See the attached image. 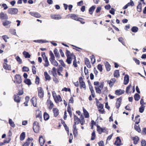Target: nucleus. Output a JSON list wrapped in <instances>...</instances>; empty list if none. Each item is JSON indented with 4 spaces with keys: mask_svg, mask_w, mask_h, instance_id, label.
I'll use <instances>...</instances> for the list:
<instances>
[{
    "mask_svg": "<svg viewBox=\"0 0 146 146\" xmlns=\"http://www.w3.org/2000/svg\"><path fill=\"white\" fill-rule=\"evenodd\" d=\"M66 53L67 57L66 62L68 64H70L72 62V61L73 60V64H76V56L73 53H71L68 50H66Z\"/></svg>",
    "mask_w": 146,
    "mask_h": 146,
    "instance_id": "nucleus-1",
    "label": "nucleus"
},
{
    "mask_svg": "<svg viewBox=\"0 0 146 146\" xmlns=\"http://www.w3.org/2000/svg\"><path fill=\"white\" fill-rule=\"evenodd\" d=\"M52 94L54 101L56 103H58L62 101L60 96L58 95H57L55 92L53 91Z\"/></svg>",
    "mask_w": 146,
    "mask_h": 146,
    "instance_id": "nucleus-2",
    "label": "nucleus"
},
{
    "mask_svg": "<svg viewBox=\"0 0 146 146\" xmlns=\"http://www.w3.org/2000/svg\"><path fill=\"white\" fill-rule=\"evenodd\" d=\"M22 80L21 76L19 74H17L15 76V80L14 81V83L16 84L19 85V86H22L21 82Z\"/></svg>",
    "mask_w": 146,
    "mask_h": 146,
    "instance_id": "nucleus-3",
    "label": "nucleus"
},
{
    "mask_svg": "<svg viewBox=\"0 0 146 146\" xmlns=\"http://www.w3.org/2000/svg\"><path fill=\"white\" fill-rule=\"evenodd\" d=\"M39 128L38 123L36 121H35L33 124V129L34 131L36 133L38 132L39 131Z\"/></svg>",
    "mask_w": 146,
    "mask_h": 146,
    "instance_id": "nucleus-4",
    "label": "nucleus"
},
{
    "mask_svg": "<svg viewBox=\"0 0 146 146\" xmlns=\"http://www.w3.org/2000/svg\"><path fill=\"white\" fill-rule=\"evenodd\" d=\"M49 53L50 56L49 60L51 63L52 64H58L55 60V57L52 52L51 51H50Z\"/></svg>",
    "mask_w": 146,
    "mask_h": 146,
    "instance_id": "nucleus-5",
    "label": "nucleus"
},
{
    "mask_svg": "<svg viewBox=\"0 0 146 146\" xmlns=\"http://www.w3.org/2000/svg\"><path fill=\"white\" fill-rule=\"evenodd\" d=\"M33 140L32 138H29L26 142L23 145V146H33L34 144L32 142Z\"/></svg>",
    "mask_w": 146,
    "mask_h": 146,
    "instance_id": "nucleus-6",
    "label": "nucleus"
},
{
    "mask_svg": "<svg viewBox=\"0 0 146 146\" xmlns=\"http://www.w3.org/2000/svg\"><path fill=\"white\" fill-rule=\"evenodd\" d=\"M18 12V10L16 8H9L8 10V13L11 15L16 14Z\"/></svg>",
    "mask_w": 146,
    "mask_h": 146,
    "instance_id": "nucleus-7",
    "label": "nucleus"
},
{
    "mask_svg": "<svg viewBox=\"0 0 146 146\" xmlns=\"http://www.w3.org/2000/svg\"><path fill=\"white\" fill-rule=\"evenodd\" d=\"M38 96L40 98H42L44 95V91L42 89L41 87H39L38 88Z\"/></svg>",
    "mask_w": 146,
    "mask_h": 146,
    "instance_id": "nucleus-8",
    "label": "nucleus"
},
{
    "mask_svg": "<svg viewBox=\"0 0 146 146\" xmlns=\"http://www.w3.org/2000/svg\"><path fill=\"white\" fill-rule=\"evenodd\" d=\"M8 18V16L6 14H5L3 12L0 13V19L1 20H7Z\"/></svg>",
    "mask_w": 146,
    "mask_h": 146,
    "instance_id": "nucleus-9",
    "label": "nucleus"
},
{
    "mask_svg": "<svg viewBox=\"0 0 146 146\" xmlns=\"http://www.w3.org/2000/svg\"><path fill=\"white\" fill-rule=\"evenodd\" d=\"M67 16L68 17L71 18L72 19L77 21H78L79 18V17H78L77 15L74 14H69L67 15Z\"/></svg>",
    "mask_w": 146,
    "mask_h": 146,
    "instance_id": "nucleus-10",
    "label": "nucleus"
},
{
    "mask_svg": "<svg viewBox=\"0 0 146 146\" xmlns=\"http://www.w3.org/2000/svg\"><path fill=\"white\" fill-rule=\"evenodd\" d=\"M50 17L53 19L55 20H59L61 19L62 17L59 15H51Z\"/></svg>",
    "mask_w": 146,
    "mask_h": 146,
    "instance_id": "nucleus-11",
    "label": "nucleus"
},
{
    "mask_svg": "<svg viewBox=\"0 0 146 146\" xmlns=\"http://www.w3.org/2000/svg\"><path fill=\"white\" fill-rule=\"evenodd\" d=\"M32 16L35 17L36 18H40L41 15L38 13L34 12H31L29 13Z\"/></svg>",
    "mask_w": 146,
    "mask_h": 146,
    "instance_id": "nucleus-12",
    "label": "nucleus"
},
{
    "mask_svg": "<svg viewBox=\"0 0 146 146\" xmlns=\"http://www.w3.org/2000/svg\"><path fill=\"white\" fill-rule=\"evenodd\" d=\"M79 83L80 86L81 87H82L83 88L85 89L86 88V85L85 83L83 80V79L82 77H80L79 78Z\"/></svg>",
    "mask_w": 146,
    "mask_h": 146,
    "instance_id": "nucleus-13",
    "label": "nucleus"
},
{
    "mask_svg": "<svg viewBox=\"0 0 146 146\" xmlns=\"http://www.w3.org/2000/svg\"><path fill=\"white\" fill-rule=\"evenodd\" d=\"M103 86L102 85H100L98 87H95L96 93L100 94L101 93V90L102 89Z\"/></svg>",
    "mask_w": 146,
    "mask_h": 146,
    "instance_id": "nucleus-14",
    "label": "nucleus"
},
{
    "mask_svg": "<svg viewBox=\"0 0 146 146\" xmlns=\"http://www.w3.org/2000/svg\"><path fill=\"white\" fill-rule=\"evenodd\" d=\"M97 131L99 134H100L102 132H104L106 131L105 128H102L99 125L97 126Z\"/></svg>",
    "mask_w": 146,
    "mask_h": 146,
    "instance_id": "nucleus-15",
    "label": "nucleus"
},
{
    "mask_svg": "<svg viewBox=\"0 0 146 146\" xmlns=\"http://www.w3.org/2000/svg\"><path fill=\"white\" fill-rule=\"evenodd\" d=\"M39 141L40 145L41 146H43L45 142V139L42 135H40L39 137Z\"/></svg>",
    "mask_w": 146,
    "mask_h": 146,
    "instance_id": "nucleus-16",
    "label": "nucleus"
},
{
    "mask_svg": "<svg viewBox=\"0 0 146 146\" xmlns=\"http://www.w3.org/2000/svg\"><path fill=\"white\" fill-rule=\"evenodd\" d=\"M121 100L122 99L121 98L117 99L116 103V106L117 109L119 108L120 106Z\"/></svg>",
    "mask_w": 146,
    "mask_h": 146,
    "instance_id": "nucleus-17",
    "label": "nucleus"
},
{
    "mask_svg": "<svg viewBox=\"0 0 146 146\" xmlns=\"http://www.w3.org/2000/svg\"><path fill=\"white\" fill-rule=\"evenodd\" d=\"M116 81V80L115 78H111L110 80L108 81V83L109 85L111 86H112Z\"/></svg>",
    "mask_w": 146,
    "mask_h": 146,
    "instance_id": "nucleus-18",
    "label": "nucleus"
},
{
    "mask_svg": "<svg viewBox=\"0 0 146 146\" xmlns=\"http://www.w3.org/2000/svg\"><path fill=\"white\" fill-rule=\"evenodd\" d=\"M125 92L124 90L119 89L115 90V94L117 95H120L123 94Z\"/></svg>",
    "mask_w": 146,
    "mask_h": 146,
    "instance_id": "nucleus-19",
    "label": "nucleus"
},
{
    "mask_svg": "<svg viewBox=\"0 0 146 146\" xmlns=\"http://www.w3.org/2000/svg\"><path fill=\"white\" fill-rule=\"evenodd\" d=\"M47 104L49 106V108L51 110L53 107L54 104L50 100H48L47 101Z\"/></svg>",
    "mask_w": 146,
    "mask_h": 146,
    "instance_id": "nucleus-20",
    "label": "nucleus"
},
{
    "mask_svg": "<svg viewBox=\"0 0 146 146\" xmlns=\"http://www.w3.org/2000/svg\"><path fill=\"white\" fill-rule=\"evenodd\" d=\"M115 144L117 146H120L121 145V141L119 137L116 138L115 142Z\"/></svg>",
    "mask_w": 146,
    "mask_h": 146,
    "instance_id": "nucleus-21",
    "label": "nucleus"
},
{
    "mask_svg": "<svg viewBox=\"0 0 146 146\" xmlns=\"http://www.w3.org/2000/svg\"><path fill=\"white\" fill-rule=\"evenodd\" d=\"M129 80V76L128 75H126L124 77V84L127 85L128 83Z\"/></svg>",
    "mask_w": 146,
    "mask_h": 146,
    "instance_id": "nucleus-22",
    "label": "nucleus"
},
{
    "mask_svg": "<svg viewBox=\"0 0 146 146\" xmlns=\"http://www.w3.org/2000/svg\"><path fill=\"white\" fill-rule=\"evenodd\" d=\"M14 98V101L17 103H19L20 102L21 98L18 96V94L15 95Z\"/></svg>",
    "mask_w": 146,
    "mask_h": 146,
    "instance_id": "nucleus-23",
    "label": "nucleus"
},
{
    "mask_svg": "<svg viewBox=\"0 0 146 146\" xmlns=\"http://www.w3.org/2000/svg\"><path fill=\"white\" fill-rule=\"evenodd\" d=\"M35 115L36 117L40 118L42 117L41 111L38 110L36 111Z\"/></svg>",
    "mask_w": 146,
    "mask_h": 146,
    "instance_id": "nucleus-24",
    "label": "nucleus"
},
{
    "mask_svg": "<svg viewBox=\"0 0 146 146\" xmlns=\"http://www.w3.org/2000/svg\"><path fill=\"white\" fill-rule=\"evenodd\" d=\"M84 115L86 118H88L89 117V115L88 112L84 108H83Z\"/></svg>",
    "mask_w": 146,
    "mask_h": 146,
    "instance_id": "nucleus-25",
    "label": "nucleus"
},
{
    "mask_svg": "<svg viewBox=\"0 0 146 146\" xmlns=\"http://www.w3.org/2000/svg\"><path fill=\"white\" fill-rule=\"evenodd\" d=\"M73 133L74 136L77 135L78 131L76 125H74L73 127Z\"/></svg>",
    "mask_w": 146,
    "mask_h": 146,
    "instance_id": "nucleus-26",
    "label": "nucleus"
},
{
    "mask_svg": "<svg viewBox=\"0 0 146 146\" xmlns=\"http://www.w3.org/2000/svg\"><path fill=\"white\" fill-rule=\"evenodd\" d=\"M96 7L95 6H92L90 8L89 10V13L90 15H92L93 12L94 11Z\"/></svg>",
    "mask_w": 146,
    "mask_h": 146,
    "instance_id": "nucleus-27",
    "label": "nucleus"
},
{
    "mask_svg": "<svg viewBox=\"0 0 146 146\" xmlns=\"http://www.w3.org/2000/svg\"><path fill=\"white\" fill-rule=\"evenodd\" d=\"M74 125H76L79 123L80 119L75 115H74Z\"/></svg>",
    "mask_w": 146,
    "mask_h": 146,
    "instance_id": "nucleus-28",
    "label": "nucleus"
},
{
    "mask_svg": "<svg viewBox=\"0 0 146 146\" xmlns=\"http://www.w3.org/2000/svg\"><path fill=\"white\" fill-rule=\"evenodd\" d=\"M53 112L54 116L56 117L59 114V110L57 108H54L53 109Z\"/></svg>",
    "mask_w": 146,
    "mask_h": 146,
    "instance_id": "nucleus-29",
    "label": "nucleus"
},
{
    "mask_svg": "<svg viewBox=\"0 0 146 146\" xmlns=\"http://www.w3.org/2000/svg\"><path fill=\"white\" fill-rule=\"evenodd\" d=\"M31 101L34 107H35L36 106V99L35 98L33 97L31 100Z\"/></svg>",
    "mask_w": 146,
    "mask_h": 146,
    "instance_id": "nucleus-30",
    "label": "nucleus"
},
{
    "mask_svg": "<svg viewBox=\"0 0 146 146\" xmlns=\"http://www.w3.org/2000/svg\"><path fill=\"white\" fill-rule=\"evenodd\" d=\"M5 21H3L2 23L3 25L4 26L8 25H9L11 23V22L9 21H8L7 20H6Z\"/></svg>",
    "mask_w": 146,
    "mask_h": 146,
    "instance_id": "nucleus-31",
    "label": "nucleus"
},
{
    "mask_svg": "<svg viewBox=\"0 0 146 146\" xmlns=\"http://www.w3.org/2000/svg\"><path fill=\"white\" fill-rule=\"evenodd\" d=\"M118 40L123 45H125V40L123 37H119L118 38Z\"/></svg>",
    "mask_w": 146,
    "mask_h": 146,
    "instance_id": "nucleus-32",
    "label": "nucleus"
},
{
    "mask_svg": "<svg viewBox=\"0 0 146 146\" xmlns=\"http://www.w3.org/2000/svg\"><path fill=\"white\" fill-rule=\"evenodd\" d=\"M44 76L46 80H49L51 79V78L49 75L46 72H44Z\"/></svg>",
    "mask_w": 146,
    "mask_h": 146,
    "instance_id": "nucleus-33",
    "label": "nucleus"
},
{
    "mask_svg": "<svg viewBox=\"0 0 146 146\" xmlns=\"http://www.w3.org/2000/svg\"><path fill=\"white\" fill-rule=\"evenodd\" d=\"M23 54L25 58H30L31 55L29 52L25 51L23 52Z\"/></svg>",
    "mask_w": 146,
    "mask_h": 146,
    "instance_id": "nucleus-34",
    "label": "nucleus"
},
{
    "mask_svg": "<svg viewBox=\"0 0 146 146\" xmlns=\"http://www.w3.org/2000/svg\"><path fill=\"white\" fill-rule=\"evenodd\" d=\"M9 123L12 127H15V124L14 122L13 121L12 119H9Z\"/></svg>",
    "mask_w": 146,
    "mask_h": 146,
    "instance_id": "nucleus-35",
    "label": "nucleus"
},
{
    "mask_svg": "<svg viewBox=\"0 0 146 146\" xmlns=\"http://www.w3.org/2000/svg\"><path fill=\"white\" fill-rule=\"evenodd\" d=\"M142 4L141 3H139L137 6V10L139 12H141V11Z\"/></svg>",
    "mask_w": 146,
    "mask_h": 146,
    "instance_id": "nucleus-36",
    "label": "nucleus"
},
{
    "mask_svg": "<svg viewBox=\"0 0 146 146\" xmlns=\"http://www.w3.org/2000/svg\"><path fill=\"white\" fill-rule=\"evenodd\" d=\"M113 75L114 77L116 78L118 77L119 76V70H115L114 72Z\"/></svg>",
    "mask_w": 146,
    "mask_h": 146,
    "instance_id": "nucleus-37",
    "label": "nucleus"
},
{
    "mask_svg": "<svg viewBox=\"0 0 146 146\" xmlns=\"http://www.w3.org/2000/svg\"><path fill=\"white\" fill-rule=\"evenodd\" d=\"M3 67L5 69L7 70H9L11 69V67L9 64H4Z\"/></svg>",
    "mask_w": 146,
    "mask_h": 146,
    "instance_id": "nucleus-38",
    "label": "nucleus"
},
{
    "mask_svg": "<svg viewBox=\"0 0 146 146\" xmlns=\"http://www.w3.org/2000/svg\"><path fill=\"white\" fill-rule=\"evenodd\" d=\"M25 137V133L24 132H22L20 135V139L21 141H23Z\"/></svg>",
    "mask_w": 146,
    "mask_h": 146,
    "instance_id": "nucleus-39",
    "label": "nucleus"
},
{
    "mask_svg": "<svg viewBox=\"0 0 146 146\" xmlns=\"http://www.w3.org/2000/svg\"><path fill=\"white\" fill-rule=\"evenodd\" d=\"M59 66L60 67L57 69V72L59 76H62V75L61 74V72L62 71L63 68L60 66Z\"/></svg>",
    "mask_w": 146,
    "mask_h": 146,
    "instance_id": "nucleus-40",
    "label": "nucleus"
},
{
    "mask_svg": "<svg viewBox=\"0 0 146 146\" xmlns=\"http://www.w3.org/2000/svg\"><path fill=\"white\" fill-rule=\"evenodd\" d=\"M90 58L91 59V62L92 64H94L95 62L96 59L95 58V57L94 55H92L91 56H90Z\"/></svg>",
    "mask_w": 146,
    "mask_h": 146,
    "instance_id": "nucleus-41",
    "label": "nucleus"
},
{
    "mask_svg": "<svg viewBox=\"0 0 146 146\" xmlns=\"http://www.w3.org/2000/svg\"><path fill=\"white\" fill-rule=\"evenodd\" d=\"M80 118L81 119V120H79V122H80V123H81V125H83L85 122V121L84 120L83 116L81 115Z\"/></svg>",
    "mask_w": 146,
    "mask_h": 146,
    "instance_id": "nucleus-42",
    "label": "nucleus"
},
{
    "mask_svg": "<svg viewBox=\"0 0 146 146\" xmlns=\"http://www.w3.org/2000/svg\"><path fill=\"white\" fill-rule=\"evenodd\" d=\"M44 117L45 120H47L49 119V116L47 113L46 112H44Z\"/></svg>",
    "mask_w": 146,
    "mask_h": 146,
    "instance_id": "nucleus-43",
    "label": "nucleus"
},
{
    "mask_svg": "<svg viewBox=\"0 0 146 146\" xmlns=\"http://www.w3.org/2000/svg\"><path fill=\"white\" fill-rule=\"evenodd\" d=\"M134 98L135 100L138 101L140 98V96L138 94L136 93L134 96Z\"/></svg>",
    "mask_w": 146,
    "mask_h": 146,
    "instance_id": "nucleus-44",
    "label": "nucleus"
},
{
    "mask_svg": "<svg viewBox=\"0 0 146 146\" xmlns=\"http://www.w3.org/2000/svg\"><path fill=\"white\" fill-rule=\"evenodd\" d=\"M139 140V139L138 137H134L133 138V143L135 145L137 144Z\"/></svg>",
    "mask_w": 146,
    "mask_h": 146,
    "instance_id": "nucleus-45",
    "label": "nucleus"
},
{
    "mask_svg": "<svg viewBox=\"0 0 146 146\" xmlns=\"http://www.w3.org/2000/svg\"><path fill=\"white\" fill-rule=\"evenodd\" d=\"M138 29L136 27L134 26L132 27L131 29V31L133 32L136 33L138 31Z\"/></svg>",
    "mask_w": 146,
    "mask_h": 146,
    "instance_id": "nucleus-46",
    "label": "nucleus"
},
{
    "mask_svg": "<svg viewBox=\"0 0 146 146\" xmlns=\"http://www.w3.org/2000/svg\"><path fill=\"white\" fill-rule=\"evenodd\" d=\"M54 52L56 57H59L60 56L59 53L58 52V50L56 48H55L54 50Z\"/></svg>",
    "mask_w": 146,
    "mask_h": 146,
    "instance_id": "nucleus-47",
    "label": "nucleus"
},
{
    "mask_svg": "<svg viewBox=\"0 0 146 146\" xmlns=\"http://www.w3.org/2000/svg\"><path fill=\"white\" fill-rule=\"evenodd\" d=\"M52 74L53 75L54 77H56V76L57 74L56 73V69L55 68L53 67L52 69Z\"/></svg>",
    "mask_w": 146,
    "mask_h": 146,
    "instance_id": "nucleus-48",
    "label": "nucleus"
},
{
    "mask_svg": "<svg viewBox=\"0 0 146 146\" xmlns=\"http://www.w3.org/2000/svg\"><path fill=\"white\" fill-rule=\"evenodd\" d=\"M145 106H141L139 108V111L141 113H142L144 110L145 108Z\"/></svg>",
    "mask_w": 146,
    "mask_h": 146,
    "instance_id": "nucleus-49",
    "label": "nucleus"
},
{
    "mask_svg": "<svg viewBox=\"0 0 146 146\" xmlns=\"http://www.w3.org/2000/svg\"><path fill=\"white\" fill-rule=\"evenodd\" d=\"M131 86V85H129L126 88V92L127 94H129V93H130L131 92L130 91V87Z\"/></svg>",
    "mask_w": 146,
    "mask_h": 146,
    "instance_id": "nucleus-50",
    "label": "nucleus"
},
{
    "mask_svg": "<svg viewBox=\"0 0 146 146\" xmlns=\"http://www.w3.org/2000/svg\"><path fill=\"white\" fill-rule=\"evenodd\" d=\"M96 137L95 133L94 130L93 131V132L92 133V136L91 140H93L95 139Z\"/></svg>",
    "mask_w": 146,
    "mask_h": 146,
    "instance_id": "nucleus-51",
    "label": "nucleus"
},
{
    "mask_svg": "<svg viewBox=\"0 0 146 146\" xmlns=\"http://www.w3.org/2000/svg\"><path fill=\"white\" fill-rule=\"evenodd\" d=\"M15 59L18 62L19 64H21L22 62V60L21 59L19 56H17L15 58Z\"/></svg>",
    "mask_w": 146,
    "mask_h": 146,
    "instance_id": "nucleus-52",
    "label": "nucleus"
},
{
    "mask_svg": "<svg viewBox=\"0 0 146 146\" xmlns=\"http://www.w3.org/2000/svg\"><path fill=\"white\" fill-rule=\"evenodd\" d=\"M134 128L135 130L137 131L138 132H139L141 131V130L139 125L137 126L136 125H135Z\"/></svg>",
    "mask_w": 146,
    "mask_h": 146,
    "instance_id": "nucleus-53",
    "label": "nucleus"
},
{
    "mask_svg": "<svg viewBox=\"0 0 146 146\" xmlns=\"http://www.w3.org/2000/svg\"><path fill=\"white\" fill-rule=\"evenodd\" d=\"M24 82L28 85H30L31 84V80L29 79H26L24 80Z\"/></svg>",
    "mask_w": 146,
    "mask_h": 146,
    "instance_id": "nucleus-54",
    "label": "nucleus"
},
{
    "mask_svg": "<svg viewBox=\"0 0 146 146\" xmlns=\"http://www.w3.org/2000/svg\"><path fill=\"white\" fill-rule=\"evenodd\" d=\"M97 106L99 108H103V105L100 103L98 101L97 103Z\"/></svg>",
    "mask_w": 146,
    "mask_h": 146,
    "instance_id": "nucleus-55",
    "label": "nucleus"
},
{
    "mask_svg": "<svg viewBox=\"0 0 146 146\" xmlns=\"http://www.w3.org/2000/svg\"><path fill=\"white\" fill-rule=\"evenodd\" d=\"M22 69L23 72H28L29 70L28 68L26 66H23V67Z\"/></svg>",
    "mask_w": 146,
    "mask_h": 146,
    "instance_id": "nucleus-56",
    "label": "nucleus"
},
{
    "mask_svg": "<svg viewBox=\"0 0 146 146\" xmlns=\"http://www.w3.org/2000/svg\"><path fill=\"white\" fill-rule=\"evenodd\" d=\"M10 32L11 34L13 35H15L16 34V30L15 29H11Z\"/></svg>",
    "mask_w": 146,
    "mask_h": 146,
    "instance_id": "nucleus-57",
    "label": "nucleus"
},
{
    "mask_svg": "<svg viewBox=\"0 0 146 146\" xmlns=\"http://www.w3.org/2000/svg\"><path fill=\"white\" fill-rule=\"evenodd\" d=\"M39 78L38 76H36V78L35 79V83L36 84H39Z\"/></svg>",
    "mask_w": 146,
    "mask_h": 146,
    "instance_id": "nucleus-58",
    "label": "nucleus"
},
{
    "mask_svg": "<svg viewBox=\"0 0 146 146\" xmlns=\"http://www.w3.org/2000/svg\"><path fill=\"white\" fill-rule=\"evenodd\" d=\"M84 62L85 64H90V62L89 60L87 58H84Z\"/></svg>",
    "mask_w": 146,
    "mask_h": 146,
    "instance_id": "nucleus-59",
    "label": "nucleus"
},
{
    "mask_svg": "<svg viewBox=\"0 0 146 146\" xmlns=\"http://www.w3.org/2000/svg\"><path fill=\"white\" fill-rule=\"evenodd\" d=\"M140 104L141 106H145V103L144 102L143 100V99H141L140 101Z\"/></svg>",
    "mask_w": 146,
    "mask_h": 146,
    "instance_id": "nucleus-60",
    "label": "nucleus"
},
{
    "mask_svg": "<svg viewBox=\"0 0 146 146\" xmlns=\"http://www.w3.org/2000/svg\"><path fill=\"white\" fill-rule=\"evenodd\" d=\"M106 70L108 71H109L110 69V64H106Z\"/></svg>",
    "mask_w": 146,
    "mask_h": 146,
    "instance_id": "nucleus-61",
    "label": "nucleus"
},
{
    "mask_svg": "<svg viewBox=\"0 0 146 146\" xmlns=\"http://www.w3.org/2000/svg\"><path fill=\"white\" fill-rule=\"evenodd\" d=\"M32 72L34 74L36 73V69L34 66H32Z\"/></svg>",
    "mask_w": 146,
    "mask_h": 146,
    "instance_id": "nucleus-62",
    "label": "nucleus"
},
{
    "mask_svg": "<svg viewBox=\"0 0 146 146\" xmlns=\"http://www.w3.org/2000/svg\"><path fill=\"white\" fill-rule=\"evenodd\" d=\"M141 145L142 146H146V142L145 140H142L141 142Z\"/></svg>",
    "mask_w": 146,
    "mask_h": 146,
    "instance_id": "nucleus-63",
    "label": "nucleus"
},
{
    "mask_svg": "<svg viewBox=\"0 0 146 146\" xmlns=\"http://www.w3.org/2000/svg\"><path fill=\"white\" fill-rule=\"evenodd\" d=\"M98 68L100 71L102 72V68L101 64H98Z\"/></svg>",
    "mask_w": 146,
    "mask_h": 146,
    "instance_id": "nucleus-64",
    "label": "nucleus"
}]
</instances>
